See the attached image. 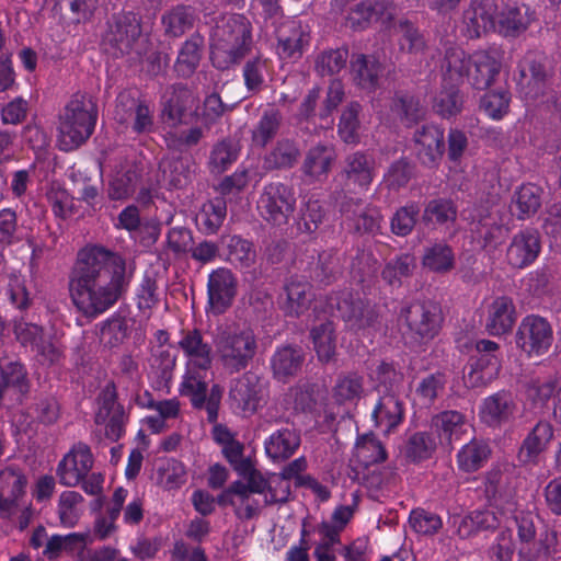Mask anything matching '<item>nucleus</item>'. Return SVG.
Masks as SVG:
<instances>
[{
    "mask_svg": "<svg viewBox=\"0 0 561 561\" xmlns=\"http://www.w3.org/2000/svg\"><path fill=\"white\" fill-rule=\"evenodd\" d=\"M131 277L121 253L87 244L78 251L69 274L70 298L83 316L96 318L122 298Z\"/></svg>",
    "mask_w": 561,
    "mask_h": 561,
    "instance_id": "1",
    "label": "nucleus"
},
{
    "mask_svg": "<svg viewBox=\"0 0 561 561\" xmlns=\"http://www.w3.org/2000/svg\"><path fill=\"white\" fill-rule=\"evenodd\" d=\"M98 114V105L90 94L75 93L59 115V149L71 151L87 142L94 133Z\"/></svg>",
    "mask_w": 561,
    "mask_h": 561,
    "instance_id": "2",
    "label": "nucleus"
},
{
    "mask_svg": "<svg viewBox=\"0 0 561 561\" xmlns=\"http://www.w3.org/2000/svg\"><path fill=\"white\" fill-rule=\"evenodd\" d=\"M152 23H144L139 14L127 11L114 16L108 33V43L115 49V56L135 53L141 57L147 54L150 44Z\"/></svg>",
    "mask_w": 561,
    "mask_h": 561,
    "instance_id": "3",
    "label": "nucleus"
},
{
    "mask_svg": "<svg viewBox=\"0 0 561 561\" xmlns=\"http://www.w3.org/2000/svg\"><path fill=\"white\" fill-rule=\"evenodd\" d=\"M519 540V556L527 561L548 557L558 543L554 529L543 524L533 512H519L515 516Z\"/></svg>",
    "mask_w": 561,
    "mask_h": 561,
    "instance_id": "4",
    "label": "nucleus"
},
{
    "mask_svg": "<svg viewBox=\"0 0 561 561\" xmlns=\"http://www.w3.org/2000/svg\"><path fill=\"white\" fill-rule=\"evenodd\" d=\"M242 15L229 18L222 26H217L210 46V60L217 69H228L245 55V24Z\"/></svg>",
    "mask_w": 561,
    "mask_h": 561,
    "instance_id": "5",
    "label": "nucleus"
},
{
    "mask_svg": "<svg viewBox=\"0 0 561 561\" xmlns=\"http://www.w3.org/2000/svg\"><path fill=\"white\" fill-rule=\"evenodd\" d=\"M216 352L226 373L232 375L245 368V320L226 322L218 333Z\"/></svg>",
    "mask_w": 561,
    "mask_h": 561,
    "instance_id": "6",
    "label": "nucleus"
},
{
    "mask_svg": "<svg viewBox=\"0 0 561 561\" xmlns=\"http://www.w3.org/2000/svg\"><path fill=\"white\" fill-rule=\"evenodd\" d=\"M330 301L332 306L335 305L340 317L351 330L370 328L378 320L375 306L353 291H337L330 297Z\"/></svg>",
    "mask_w": 561,
    "mask_h": 561,
    "instance_id": "7",
    "label": "nucleus"
},
{
    "mask_svg": "<svg viewBox=\"0 0 561 561\" xmlns=\"http://www.w3.org/2000/svg\"><path fill=\"white\" fill-rule=\"evenodd\" d=\"M237 293L238 280L229 268L213 270L207 279L206 313L214 317L226 313L232 307Z\"/></svg>",
    "mask_w": 561,
    "mask_h": 561,
    "instance_id": "8",
    "label": "nucleus"
},
{
    "mask_svg": "<svg viewBox=\"0 0 561 561\" xmlns=\"http://www.w3.org/2000/svg\"><path fill=\"white\" fill-rule=\"evenodd\" d=\"M295 203L293 188L284 183L274 182L265 186L257 201V209L265 220L282 226L294 211Z\"/></svg>",
    "mask_w": 561,
    "mask_h": 561,
    "instance_id": "9",
    "label": "nucleus"
},
{
    "mask_svg": "<svg viewBox=\"0 0 561 561\" xmlns=\"http://www.w3.org/2000/svg\"><path fill=\"white\" fill-rule=\"evenodd\" d=\"M400 318L407 324V333L415 342L432 340L437 334L442 320L439 308L432 302L411 304L402 308Z\"/></svg>",
    "mask_w": 561,
    "mask_h": 561,
    "instance_id": "10",
    "label": "nucleus"
},
{
    "mask_svg": "<svg viewBox=\"0 0 561 561\" xmlns=\"http://www.w3.org/2000/svg\"><path fill=\"white\" fill-rule=\"evenodd\" d=\"M553 334L550 324L541 317H526L516 333L517 345L529 356L540 357L552 345Z\"/></svg>",
    "mask_w": 561,
    "mask_h": 561,
    "instance_id": "11",
    "label": "nucleus"
},
{
    "mask_svg": "<svg viewBox=\"0 0 561 561\" xmlns=\"http://www.w3.org/2000/svg\"><path fill=\"white\" fill-rule=\"evenodd\" d=\"M93 462V455L88 444L83 442L73 444L57 465L56 474L59 483L67 488L79 485L92 469Z\"/></svg>",
    "mask_w": 561,
    "mask_h": 561,
    "instance_id": "12",
    "label": "nucleus"
},
{
    "mask_svg": "<svg viewBox=\"0 0 561 561\" xmlns=\"http://www.w3.org/2000/svg\"><path fill=\"white\" fill-rule=\"evenodd\" d=\"M96 497L90 503L91 513L95 515L93 535L104 540L116 530V520L121 515L126 493H113L108 501L103 493H94Z\"/></svg>",
    "mask_w": 561,
    "mask_h": 561,
    "instance_id": "13",
    "label": "nucleus"
},
{
    "mask_svg": "<svg viewBox=\"0 0 561 561\" xmlns=\"http://www.w3.org/2000/svg\"><path fill=\"white\" fill-rule=\"evenodd\" d=\"M181 335L182 337L178 345L186 358L185 369L209 370L214 359L213 346L209 342L205 341L203 332L194 328L192 330H182Z\"/></svg>",
    "mask_w": 561,
    "mask_h": 561,
    "instance_id": "14",
    "label": "nucleus"
},
{
    "mask_svg": "<svg viewBox=\"0 0 561 561\" xmlns=\"http://www.w3.org/2000/svg\"><path fill=\"white\" fill-rule=\"evenodd\" d=\"M432 428L442 445L453 447L454 443L470 438L471 425L465 414L448 410L432 417Z\"/></svg>",
    "mask_w": 561,
    "mask_h": 561,
    "instance_id": "15",
    "label": "nucleus"
},
{
    "mask_svg": "<svg viewBox=\"0 0 561 561\" xmlns=\"http://www.w3.org/2000/svg\"><path fill=\"white\" fill-rule=\"evenodd\" d=\"M472 238L486 252L495 251L510 234V229L502 221L499 213H489L473 222Z\"/></svg>",
    "mask_w": 561,
    "mask_h": 561,
    "instance_id": "16",
    "label": "nucleus"
},
{
    "mask_svg": "<svg viewBox=\"0 0 561 561\" xmlns=\"http://www.w3.org/2000/svg\"><path fill=\"white\" fill-rule=\"evenodd\" d=\"M496 0H471L463 12V23L469 37L477 38L495 27Z\"/></svg>",
    "mask_w": 561,
    "mask_h": 561,
    "instance_id": "17",
    "label": "nucleus"
},
{
    "mask_svg": "<svg viewBox=\"0 0 561 561\" xmlns=\"http://www.w3.org/2000/svg\"><path fill=\"white\" fill-rule=\"evenodd\" d=\"M198 102L194 93L183 84L173 87L170 98L163 106V115L172 124H190L197 115Z\"/></svg>",
    "mask_w": 561,
    "mask_h": 561,
    "instance_id": "18",
    "label": "nucleus"
},
{
    "mask_svg": "<svg viewBox=\"0 0 561 561\" xmlns=\"http://www.w3.org/2000/svg\"><path fill=\"white\" fill-rule=\"evenodd\" d=\"M519 84L526 89V95L536 98L543 92L552 77V67L547 58H526L520 66Z\"/></svg>",
    "mask_w": 561,
    "mask_h": 561,
    "instance_id": "19",
    "label": "nucleus"
},
{
    "mask_svg": "<svg viewBox=\"0 0 561 561\" xmlns=\"http://www.w3.org/2000/svg\"><path fill=\"white\" fill-rule=\"evenodd\" d=\"M414 141L417 148L420 161L427 167H433L444 153L443 130L433 124L423 125L414 133Z\"/></svg>",
    "mask_w": 561,
    "mask_h": 561,
    "instance_id": "20",
    "label": "nucleus"
},
{
    "mask_svg": "<svg viewBox=\"0 0 561 561\" xmlns=\"http://www.w3.org/2000/svg\"><path fill=\"white\" fill-rule=\"evenodd\" d=\"M540 252L539 233L536 230H525L513 238L507 249V261L516 268L530 264Z\"/></svg>",
    "mask_w": 561,
    "mask_h": 561,
    "instance_id": "21",
    "label": "nucleus"
},
{
    "mask_svg": "<svg viewBox=\"0 0 561 561\" xmlns=\"http://www.w3.org/2000/svg\"><path fill=\"white\" fill-rule=\"evenodd\" d=\"M117 113L129 111L133 116L131 130L135 134L151 133L154 127L153 110L146 101L136 100L129 93H121L116 99Z\"/></svg>",
    "mask_w": 561,
    "mask_h": 561,
    "instance_id": "22",
    "label": "nucleus"
},
{
    "mask_svg": "<svg viewBox=\"0 0 561 561\" xmlns=\"http://www.w3.org/2000/svg\"><path fill=\"white\" fill-rule=\"evenodd\" d=\"M214 442L221 446L224 457L229 461L238 474L245 479V458L243 444L234 438L233 433L224 424H214L211 430Z\"/></svg>",
    "mask_w": 561,
    "mask_h": 561,
    "instance_id": "23",
    "label": "nucleus"
},
{
    "mask_svg": "<svg viewBox=\"0 0 561 561\" xmlns=\"http://www.w3.org/2000/svg\"><path fill=\"white\" fill-rule=\"evenodd\" d=\"M403 415V401L399 392L379 394V399L373 411V419L377 426L389 432L401 423Z\"/></svg>",
    "mask_w": 561,
    "mask_h": 561,
    "instance_id": "24",
    "label": "nucleus"
},
{
    "mask_svg": "<svg viewBox=\"0 0 561 561\" xmlns=\"http://www.w3.org/2000/svg\"><path fill=\"white\" fill-rule=\"evenodd\" d=\"M300 434L291 426L273 432L265 440L266 455L275 461L290 458L300 446Z\"/></svg>",
    "mask_w": 561,
    "mask_h": 561,
    "instance_id": "25",
    "label": "nucleus"
},
{
    "mask_svg": "<svg viewBox=\"0 0 561 561\" xmlns=\"http://www.w3.org/2000/svg\"><path fill=\"white\" fill-rule=\"evenodd\" d=\"M375 162L371 156L356 151L346 156L342 175L347 186L367 187L374 175Z\"/></svg>",
    "mask_w": 561,
    "mask_h": 561,
    "instance_id": "26",
    "label": "nucleus"
},
{
    "mask_svg": "<svg viewBox=\"0 0 561 561\" xmlns=\"http://www.w3.org/2000/svg\"><path fill=\"white\" fill-rule=\"evenodd\" d=\"M335 159L336 153L332 146L318 144L306 153L301 170L311 180L322 181L328 176Z\"/></svg>",
    "mask_w": 561,
    "mask_h": 561,
    "instance_id": "27",
    "label": "nucleus"
},
{
    "mask_svg": "<svg viewBox=\"0 0 561 561\" xmlns=\"http://www.w3.org/2000/svg\"><path fill=\"white\" fill-rule=\"evenodd\" d=\"M205 46V38L201 33L195 32L181 45L174 70L180 77H191L199 66L203 50Z\"/></svg>",
    "mask_w": 561,
    "mask_h": 561,
    "instance_id": "28",
    "label": "nucleus"
},
{
    "mask_svg": "<svg viewBox=\"0 0 561 561\" xmlns=\"http://www.w3.org/2000/svg\"><path fill=\"white\" fill-rule=\"evenodd\" d=\"M197 19L192 5L176 4L161 15V24L167 37L179 38L191 31Z\"/></svg>",
    "mask_w": 561,
    "mask_h": 561,
    "instance_id": "29",
    "label": "nucleus"
},
{
    "mask_svg": "<svg viewBox=\"0 0 561 561\" xmlns=\"http://www.w3.org/2000/svg\"><path fill=\"white\" fill-rule=\"evenodd\" d=\"M305 362V352L300 346L285 345L279 347L272 357L271 365L274 376L287 381L301 369Z\"/></svg>",
    "mask_w": 561,
    "mask_h": 561,
    "instance_id": "30",
    "label": "nucleus"
},
{
    "mask_svg": "<svg viewBox=\"0 0 561 561\" xmlns=\"http://www.w3.org/2000/svg\"><path fill=\"white\" fill-rule=\"evenodd\" d=\"M515 403L511 393L499 391L484 399L480 417L489 426H499L514 413Z\"/></svg>",
    "mask_w": 561,
    "mask_h": 561,
    "instance_id": "31",
    "label": "nucleus"
},
{
    "mask_svg": "<svg viewBox=\"0 0 561 561\" xmlns=\"http://www.w3.org/2000/svg\"><path fill=\"white\" fill-rule=\"evenodd\" d=\"M516 321L514 302L506 296L497 297L490 305L486 330L492 335H501L512 330Z\"/></svg>",
    "mask_w": 561,
    "mask_h": 561,
    "instance_id": "32",
    "label": "nucleus"
},
{
    "mask_svg": "<svg viewBox=\"0 0 561 561\" xmlns=\"http://www.w3.org/2000/svg\"><path fill=\"white\" fill-rule=\"evenodd\" d=\"M500 62L488 51H477L472 55V67L468 82L478 90L488 89L500 72Z\"/></svg>",
    "mask_w": 561,
    "mask_h": 561,
    "instance_id": "33",
    "label": "nucleus"
},
{
    "mask_svg": "<svg viewBox=\"0 0 561 561\" xmlns=\"http://www.w3.org/2000/svg\"><path fill=\"white\" fill-rule=\"evenodd\" d=\"M501 363L496 355H479L469 364V370L463 376L467 387H484L493 381L500 371Z\"/></svg>",
    "mask_w": 561,
    "mask_h": 561,
    "instance_id": "34",
    "label": "nucleus"
},
{
    "mask_svg": "<svg viewBox=\"0 0 561 561\" xmlns=\"http://www.w3.org/2000/svg\"><path fill=\"white\" fill-rule=\"evenodd\" d=\"M350 64L353 80L358 87L371 91L378 85L381 65L374 56L357 54Z\"/></svg>",
    "mask_w": 561,
    "mask_h": 561,
    "instance_id": "35",
    "label": "nucleus"
},
{
    "mask_svg": "<svg viewBox=\"0 0 561 561\" xmlns=\"http://www.w3.org/2000/svg\"><path fill=\"white\" fill-rule=\"evenodd\" d=\"M287 301L285 310L291 317L304 314L313 301L314 294L311 285L298 278H291L285 286Z\"/></svg>",
    "mask_w": 561,
    "mask_h": 561,
    "instance_id": "36",
    "label": "nucleus"
},
{
    "mask_svg": "<svg viewBox=\"0 0 561 561\" xmlns=\"http://www.w3.org/2000/svg\"><path fill=\"white\" fill-rule=\"evenodd\" d=\"M472 67V56H468L460 47L449 46L445 50L442 68L445 80L457 84L468 80Z\"/></svg>",
    "mask_w": 561,
    "mask_h": 561,
    "instance_id": "37",
    "label": "nucleus"
},
{
    "mask_svg": "<svg viewBox=\"0 0 561 561\" xmlns=\"http://www.w3.org/2000/svg\"><path fill=\"white\" fill-rule=\"evenodd\" d=\"M542 190L535 184L522 185L512 198L511 210L518 219L535 215L541 206Z\"/></svg>",
    "mask_w": 561,
    "mask_h": 561,
    "instance_id": "38",
    "label": "nucleus"
},
{
    "mask_svg": "<svg viewBox=\"0 0 561 561\" xmlns=\"http://www.w3.org/2000/svg\"><path fill=\"white\" fill-rule=\"evenodd\" d=\"M227 216V205L224 198L216 197L205 203L196 216L198 230L207 236L215 234L222 226Z\"/></svg>",
    "mask_w": 561,
    "mask_h": 561,
    "instance_id": "39",
    "label": "nucleus"
},
{
    "mask_svg": "<svg viewBox=\"0 0 561 561\" xmlns=\"http://www.w3.org/2000/svg\"><path fill=\"white\" fill-rule=\"evenodd\" d=\"M208 370H188L182 377L180 385V393L183 397L190 398L191 404L194 409H203L206 403V392L208 386L206 376Z\"/></svg>",
    "mask_w": 561,
    "mask_h": 561,
    "instance_id": "40",
    "label": "nucleus"
},
{
    "mask_svg": "<svg viewBox=\"0 0 561 561\" xmlns=\"http://www.w3.org/2000/svg\"><path fill=\"white\" fill-rule=\"evenodd\" d=\"M160 169L164 182L171 188L181 190L192 182L194 171L187 158L176 157L164 160L160 163Z\"/></svg>",
    "mask_w": 561,
    "mask_h": 561,
    "instance_id": "41",
    "label": "nucleus"
},
{
    "mask_svg": "<svg viewBox=\"0 0 561 561\" xmlns=\"http://www.w3.org/2000/svg\"><path fill=\"white\" fill-rule=\"evenodd\" d=\"M553 436V428L548 422H538L533 431L525 438L519 451V459L523 462H531L545 450Z\"/></svg>",
    "mask_w": 561,
    "mask_h": 561,
    "instance_id": "42",
    "label": "nucleus"
},
{
    "mask_svg": "<svg viewBox=\"0 0 561 561\" xmlns=\"http://www.w3.org/2000/svg\"><path fill=\"white\" fill-rule=\"evenodd\" d=\"M422 264L431 272L445 274L455 266L453 249L445 242H437L424 249Z\"/></svg>",
    "mask_w": 561,
    "mask_h": 561,
    "instance_id": "43",
    "label": "nucleus"
},
{
    "mask_svg": "<svg viewBox=\"0 0 561 561\" xmlns=\"http://www.w3.org/2000/svg\"><path fill=\"white\" fill-rule=\"evenodd\" d=\"M175 366L176 357L169 351L162 350L153 355L150 363L149 378L156 389L162 390L170 387Z\"/></svg>",
    "mask_w": 561,
    "mask_h": 561,
    "instance_id": "44",
    "label": "nucleus"
},
{
    "mask_svg": "<svg viewBox=\"0 0 561 561\" xmlns=\"http://www.w3.org/2000/svg\"><path fill=\"white\" fill-rule=\"evenodd\" d=\"M283 124V116L278 110L264 111L257 124L252 129V145L264 148L278 134Z\"/></svg>",
    "mask_w": 561,
    "mask_h": 561,
    "instance_id": "45",
    "label": "nucleus"
},
{
    "mask_svg": "<svg viewBox=\"0 0 561 561\" xmlns=\"http://www.w3.org/2000/svg\"><path fill=\"white\" fill-rule=\"evenodd\" d=\"M307 461L305 457L297 458L284 467L279 478L288 481L285 486L287 491L294 489H310L312 491H323L320 484L311 476L306 474Z\"/></svg>",
    "mask_w": 561,
    "mask_h": 561,
    "instance_id": "46",
    "label": "nucleus"
},
{
    "mask_svg": "<svg viewBox=\"0 0 561 561\" xmlns=\"http://www.w3.org/2000/svg\"><path fill=\"white\" fill-rule=\"evenodd\" d=\"M101 341L108 348L121 346L129 335V324L126 316L114 312L101 322Z\"/></svg>",
    "mask_w": 561,
    "mask_h": 561,
    "instance_id": "47",
    "label": "nucleus"
},
{
    "mask_svg": "<svg viewBox=\"0 0 561 561\" xmlns=\"http://www.w3.org/2000/svg\"><path fill=\"white\" fill-rule=\"evenodd\" d=\"M491 449L489 445L479 439H471L458 453V466L466 472H472L480 469L489 459Z\"/></svg>",
    "mask_w": 561,
    "mask_h": 561,
    "instance_id": "48",
    "label": "nucleus"
},
{
    "mask_svg": "<svg viewBox=\"0 0 561 561\" xmlns=\"http://www.w3.org/2000/svg\"><path fill=\"white\" fill-rule=\"evenodd\" d=\"M240 148L232 139H222L214 145L208 160L211 173H224L239 157Z\"/></svg>",
    "mask_w": 561,
    "mask_h": 561,
    "instance_id": "49",
    "label": "nucleus"
},
{
    "mask_svg": "<svg viewBox=\"0 0 561 561\" xmlns=\"http://www.w3.org/2000/svg\"><path fill=\"white\" fill-rule=\"evenodd\" d=\"M300 157L297 144L288 138L279 139L271 153L265 158L268 169H288L296 164Z\"/></svg>",
    "mask_w": 561,
    "mask_h": 561,
    "instance_id": "50",
    "label": "nucleus"
},
{
    "mask_svg": "<svg viewBox=\"0 0 561 561\" xmlns=\"http://www.w3.org/2000/svg\"><path fill=\"white\" fill-rule=\"evenodd\" d=\"M354 455L357 461L365 467L386 460L387 454L382 444L373 433L358 436Z\"/></svg>",
    "mask_w": 561,
    "mask_h": 561,
    "instance_id": "51",
    "label": "nucleus"
},
{
    "mask_svg": "<svg viewBox=\"0 0 561 561\" xmlns=\"http://www.w3.org/2000/svg\"><path fill=\"white\" fill-rule=\"evenodd\" d=\"M385 3L379 0H364L348 12L346 24L354 31L365 28L373 19L383 13Z\"/></svg>",
    "mask_w": 561,
    "mask_h": 561,
    "instance_id": "52",
    "label": "nucleus"
},
{
    "mask_svg": "<svg viewBox=\"0 0 561 561\" xmlns=\"http://www.w3.org/2000/svg\"><path fill=\"white\" fill-rule=\"evenodd\" d=\"M391 111L407 125L417 123L425 115V108L417 98L402 93L393 98Z\"/></svg>",
    "mask_w": 561,
    "mask_h": 561,
    "instance_id": "53",
    "label": "nucleus"
},
{
    "mask_svg": "<svg viewBox=\"0 0 561 561\" xmlns=\"http://www.w3.org/2000/svg\"><path fill=\"white\" fill-rule=\"evenodd\" d=\"M137 172L133 168L118 170L108 181L107 197L111 201H125L135 192Z\"/></svg>",
    "mask_w": 561,
    "mask_h": 561,
    "instance_id": "54",
    "label": "nucleus"
},
{
    "mask_svg": "<svg viewBox=\"0 0 561 561\" xmlns=\"http://www.w3.org/2000/svg\"><path fill=\"white\" fill-rule=\"evenodd\" d=\"M0 385L3 391L13 389L21 396L25 394L30 386L24 366L19 362H8L0 365Z\"/></svg>",
    "mask_w": 561,
    "mask_h": 561,
    "instance_id": "55",
    "label": "nucleus"
},
{
    "mask_svg": "<svg viewBox=\"0 0 561 561\" xmlns=\"http://www.w3.org/2000/svg\"><path fill=\"white\" fill-rule=\"evenodd\" d=\"M84 510L81 493H60L58 515L62 526L75 527Z\"/></svg>",
    "mask_w": 561,
    "mask_h": 561,
    "instance_id": "56",
    "label": "nucleus"
},
{
    "mask_svg": "<svg viewBox=\"0 0 561 561\" xmlns=\"http://www.w3.org/2000/svg\"><path fill=\"white\" fill-rule=\"evenodd\" d=\"M314 350L322 362H330L335 355V335L333 323L325 321L311 331Z\"/></svg>",
    "mask_w": 561,
    "mask_h": 561,
    "instance_id": "57",
    "label": "nucleus"
},
{
    "mask_svg": "<svg viewBox=\"0 0 561 561\" xmlns=\"http://www.w3.org/2000/svg\"><path fill=\"white\" fill-rule=\"evenodd\" d=\"M530 22L525 7H512L503 11L499 19L500 32L506 36H517L524 32Z\"/></svg>",
    "mask_w": 561,
    "mask_h": 561,
    "instance_id": "58",
    "label": "nucleus"
},
{
    "mask_svg": "<svg viewBox=\"0 0 561 561\" xmlns=\"http://www.w3.org/2000/svg\"><path fill=\"white\" fill-rule=\"evenodd\" d=\"M422 218L425 222L438 225L455 222L457 219V207L451 199L435 198L426 204Z\"/></svg>",
    "mask_w": 561,
    "mask_h": 561,
    "instance_id": "59",
    "label": "nucleus"
},
{
    "mask_svg": "<svg viewBox=\"0 0 561 561\" xmlns=\"http://www.w3.org/2000/svg\"><path fill=\"white\" fill-rule=\"evenodd\" d=\"M342 272L340 259L333 250L322 251L318 255V262L312 270L311 277L322 284H330Z\"/></svg>",
    "mask_w": 561,
    "mask_h": 561,
    "instance_id": "60",
    "label": "nucleus"
},
{
    "mask_svg": "<svg viewBox=\"0 0 561 561\" xmlns=\"http://www.w3.org/2000/svg\"><path fill=\"white\" fill-rule=\"evenodd\" d=\"M5 296L11 306L25 311L32 304V297L26 286L25 277L20 273H11L5 289Z\"/></svg>",
    "mask_w": 561,
    "mask_h": 561,
    "instance_id": "61",
    "label": "nucleus"
},
{
    "mask_svg": "<svg viewBox=\"0 0 561 561\" xmlns=\"http://www.w3.org/2000/svg\"><path fill=\"white\" fill-rule=\"evenodd\" d=\"M359 112L360 105L356 102H352L345 107L341 115L337 131L341 139L346 144H357L359 141Z\"/></svg>",
    "mask_w": 561,
    "mask_h": 561,
    "instance_id": "62",
    "label": "nucleus"
},
{
    "mask_svg": "<svg viewBox=\"0 0 561 561\" xmlns=\"http://www.w3.org/2000/svg\"><path fill=\"white\" fill-rule=\"evenodd\" d=\"M348 59L346 48H336L322 51L316 60V71L321 76H333L345 68Z\"/></svg>",
    "mask_w": 561,
    "mask_h": 561,
    "instance_id": "63",
    "label": "nucleus"
},
{
    "mask_svg": "<svg viewBox=\"0 0 561 561\" xmlns=\"http://www.w3.org/2000/svg\"><path fill=\"white\" fill-rule=\"evenodd\" d=\"M99 411L95 415V423L103 424L108 416L124 412V407L118 402V394L114 382H108L100 392Z\"/></svg>",
    "mask_w": 561,
    "mask_h": 561,
    "instance_id": "64",
    "label": "nucleus"
}]
</instances>
